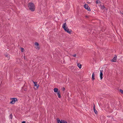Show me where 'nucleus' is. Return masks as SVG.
Wrapping results in <instances>:
<instances>
[{"label":"nucleus","instance_id":"27","mask_svg":"<svg viewBox=\"0 0 123 123\" xmlns=\"http://www.w3.org/2000/svg\"><path fill=\"white\" fill-rule=\"evenodd\" d=\"M25 56L24 57V58L25 59Z\"/></svg>","mask_w":123,"mask_h":123},{"label":"nucleus","instance_id":"26","mask_svg":"<svg viewBox=\"0 0 123 123\" xmlns=\"http://www.w3.org/2000/svg\"><path fill=\"white\" fill-rule=\"evenodd\" d=\"M120 13L121 14L123 15V12H120Z\"/></svg>","mask_w":123,"mask_h":123},{"label":"nucleus","instance_id":"1","mask_svg":"<svg viewBox=\"0 0 123 123\" xmlns=\"http://www.w3.org/2000/svg\"><path fill=\"white\" fill-rule=\"evenodd\" d=\"M28 6L30 10L31 11H34L35 9V7L33 3H29L28 5Z\"/></svg>","mask_w":123,"mask_h":123},{"label":"nucleus","instance_id":"19","mask_svg":"<svg viewBox=\"0 0 123 123\" xmlns=\"http://www.w3.org/2000/svg\"><path fill=\"white\" fill-rule=\"evenodd\" d=\"M100 1L99 0H97L96 1V3L97 4H98V3Z\"/></svg>","mask_w":123,"mask_h":123},{"label":"nucleus","instance_id":"24","mask_svg":"<svg viewBox=\"0 0 123 123\" xmlns=\"http://www.w3.org/2000/svg\"><path fill=\"white\" fill-rule=\"evenodd\" d=\"M76 56V55L75 54H74L73 55V56L74 57H75Z\"/></svg>","mask_w":123,"mask_h":123},{"label":"nucleus","instance_id":"18","mask_svg":"<svg viewBox=\"0 0 123 123\" xmlns=\"http://www.w3.org/2000/svg\"><path fill=\"white\" fill-rule=\"evenodd\" d=\"M21 51L22 52H24V49L23 48H21Z\"/></svg>","mask_w":123,"mask_h":123},{"label":"nucleus","instance_id":"17","mask_svg":"<svg viewBox=\"0 0 123 123\" xmlns=\"http://www.w3.org/2000/svg\"><path fill=\"white\" fill-rule=\"evenodd\" d=\"M35 45L36 46H39V43H37V42H36L35 43Z\"/></svg>","mask_w":123,"mask_h":123},{"label":"nucleus","instance_id":"2","mask_svg":"<svg viewBox=\"0 0 123 123\" xmlns=\"http://www.w3.org/2000/svg\"><path fill=\"white\" fill-rule=\"evenodd\" d=\"M66 25V23H64L62 25V28L64 29V30L66 31L68 33L70 34L71 32L72 31L71 29H69L68 28V27L66 26L67 25Z\"/></svg>","mask_w":123,"mask_h":123},{"label":"nucleus","instance_id":"4","mask_svg":"<svg viewBox=\"0 0 123 123\" xmlns=\"http://www.w3.org/2000/svg\"><path fill=\"white\" fill-rule=\"evenodd\" d=\"M84 7L87 10V11H91V9L90 7L88 6L87 4H86L84 5Z\"/></svg>","mask_w":123,"mask_h":123},{"label":"nucleus","instance_id":"12","mask_svg":"<svg viewBox=\"0 0 123 123\" xmlns=\"http://www.w3.org/2000/svg\"><path fill=\"white\" fill-rule=\"evenodd\" d=\"M4 39H5V41H4L5 42H6V41H7L8 40V36H6L5 37Z\"/></svg>","mask_w":123,"mask_h":123},{"label":"nucleus","instance_id":"13","mask_svg":"<svg viewBox=\"0 0 123 123\" xmlns=\"http://www.w3.org/2000/svg\"><path fill=\"white\" fill-rule=\"evenodd\" d=\"M77 66L80 68V69L82 65L80 63H78L77 64Z\"/></svg>","mask_w":123,"mask_h":123},{"label":"nucleus","instance_id":"8","mask_svg":"<svg viewBox=\"0 0 123 123\" xmlns=\"http://www.w3.org/2000/svg\"><path fill=\"white\" fill-rule=\"evenodd\" d=\"M57 94L58 95L59 98H60L61 97V92L60 90H59L58 92H57Z\"/></svg>","mask_w":123,"mask_h":123},{"label":"nucleus","instance_id":"10","mask_svg":"<svg viewBox=\"0 0 123 123\" xmlns=\"http://www.w3.org/2000/svg\"><path fill=\"white\" fill-rule=\"evenodd\" d=\"M95 75L94 74V73H92V80H94L95 79Z\"/></svg>","mask_w":123,"mask_h":123},{"label":"nucleus","instance_id":"20","mask_svg":"<svg viewBox=\"0 0 123 123\" xmlns=\"http://www.w3.org/2000/svg\"><path fill=\"white\" fill-rule=\"evenodd\" d=\"M120 91L123 94V90L121 89H120Z\"/></svg>","mask_w":123,"mask_h":123},{"label":"nucleus","instance_id":"9","mask_svg":"<svg viewBox=\"0 0 123 123\" xmlns=\"http://www.w3.org/2000/svg\"><path fill=\"white\" fill-rule=\"evenodd\" d=\"M93 110H94V112L96 114H98V112H97V111L95 109V105L94 104V106H93Z\"/></svg>","mask_w":123,"mask_h":123},{"label":"nucleus","instance_id":"22","mask_svg":"<svg viewBox=\"0 0 123 123\" xmlns=\"http://www.w3.org/2000/svg\"><path fill=\"white\" fill-rule=\"evenodd\" d=\"M5 55L8 58L9 57V55L7 54L6 55Z\"/></svg>","mask_w":123,"mask_h":123},{"label":"nucleus","instance_id":"6","mask_svg":"<svg viewBox=\"0 0 123 123\" xmlns=\"http://www.w3.org/2000/svg\"><path fill=\"white\" fill-rule=\"evenodd\" d=\"M33 82L34 84V86H36L37 88L38 89L39 87V85L38 84H37V82L34 81H33Z\"/></svg>","mask_w":123,"mask_h":123},{"label":"nucleus","instance_id":"7","mask_svg":"<svg viewBox=\"0 0 123 123\" xmlns=\"http://www.w3.org/2000/svg\"><path fill=\"white\" fill-rule=\"evenodd\" d=\"M103 70H100V79L101 80H102L103 79Z\"/></svg>","mask_w":123,"mask_h":123},{"label":"nucleus","instance_id":"23","mask_svg":"<svg viewBox=\"0 0 123 123\" xmlns=\"http://www.w3.org/2000/svg\"><path fill=\"white\" fill-rule=\"evenodd\" d=\"M62 90L63 91H64L65 90V88L64 87H63L62 88Z\"/></svg>","mask_w":123,"mask_h":123},{"label":"nucleus","instance_id":"25","mask_svg":"<svg viewBox=\"0 0 123 123\" xmlns=\"http://www.w3.org/2000/svg\"><path fill=\"white\" fill-rule=\"evenodd\" d=\"M22 123H25V121H23L22 122Z\"/></svg>","mask_w":123,"mask_h":123},{"label":"nucleus","instance_id":"3","mask_svg":"<svg viewBox=\"0 0 123 123\" xmlns=\"http://www.w3.org/2000/svg\"><path fill=\"white\" fill-rule=\"evenodd\" d=\"M11 99L12 101L10 102V103L12 104H14L16 101L18 100L16 98H12Z\"/></svg>","mask_w":123,"mask_h":123},{"label":"nucleus","instance_id":"28","mask_svg":"<svg viewBox=\"0 0 123 123\" xmlns=\"http://www.w3.org/2000/svg\"><path fill=\"white\" fill-rule=\"evenodd\" d=\"M86 17H87V18H88V16H86Z\"/></svg>","mask_w":123,"mask_h":123},{"label":"nucleus","instance_id":"14","mask_svg":"<svg viewBox=\"0 0 123 123\" xmlns=\"http://www.w3.org/2000/svg\"><path fill=\"white\" fill-rule=\"evenodd\" d=\"M9 117L10 119H12V114H11L9 116Z\"/></svg>","mask_w":123,"mask_h":123},{"label":"nucleus","instance_id":"5","mask_svg":"<svg viewBox=\"0 0 123 123\" xmlns=\"http://www.w3.org/2000/svg\"><path fill=\"white\" fill-rule=\"evenodd\" d=\"M117 55H115V56L112 59L111 61L113 62H116L117 60Z\"/></svg>","mask_w":123,"mask_h":123},{"label":"nucleus","instance_id":"21","mask_svg":"<svg viewBox=\"0 0 123 123\" xmlns=\"http://www.w3.org/2000/svg\"><path fill=\"white\" fill-rule=\"evenodd\" d=\"M105 8V6H104V5L102 6H101V8L102 9H104V8Z\"/></svg>","mask_w":123,"mask_h":123},{"label":"nucleus","instance_id":"16","mask_svg":"<svg viewBox=\"0 0 123 123\" xmlns=\"http://www.w3.org/2000/svg\"><path fill=\"white\" fill-rule=\"evenodd\" d=\"M35 48L36 49H40L39 47V46H36L35 47Z\"/></svg>","mask_w":123,"mask_h":123},{"label":"nucleus","instance_id":"15","mask_svg":"<svg viewBox=\"0 0 123 123\" xmlns=\"http://www.w3.org/2000/svg\"><path fill=\"white\" fill-rule=\"evenodd\" d=\"M57 123H59V122L60 123L61 121H60V120L59 118H57Z\"/></svg>","mask_w":123,"mask_h":123},{"label":"nucleus","instance_id":"11","mask_svg":"<svg viewBox=\"0 0 123 123\" xmlns=\"http://www.w3.org/2000/svg\"><path fill=\"white\" fill-rule=\"evenodd\" d=\"M58 91V89L57 88H55L54 89V91L55 92H57Z\"/></svg>","mask_w":123,"mask_h":123}]
</instances>
